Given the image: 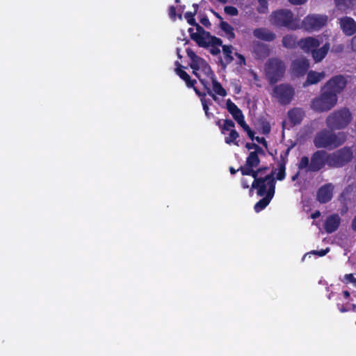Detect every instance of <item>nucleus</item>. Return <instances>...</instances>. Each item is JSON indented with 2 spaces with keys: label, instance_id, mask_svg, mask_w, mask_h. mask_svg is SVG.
I'll use <instances>...</instances> for the list:
<instances>
[{
  "label": "nucleus",
  "instance_id": "48",
  "mask_svg": "<svg viewBox=\"0 0 356 356\" xmlns=\"http://www.w3.org/2000/svg\"><path fill=\"white\" fill-rule=\"evenodd\" d=\"M345 279L347 280L349 282H351L356 285V278L353 276L352 273L346 274L344 276Z\"/></svg>",
  "mask_w": 356,
  "mask_h": 356
},
{
  "label": "nucleus",
  "instance_id": "9",
  "mask_svg": "<svg viewBox=\"0 0 356 356\" xmlns=\"http://www.w3.org/2000/svg\"><path fill=\"white\" fill-rule=\"evenodd\" d=\"M353 157V150L349 147H342L329 154V167L341 168L350 163Z\"/></svg>",
  "mask_w": 356,
  "mask_h": 356
},
{
  "label": "nucleus",
  "instance_id": "47",
  "mask_svg": "<svg viewBox=\"0 0 356 356\" xmlns=\"http://www.w3.org/2000/svg\"><path fill=\"white\" fill-rule=\"evenodd\" d=\"M254 140H255L259 143L263 145L265 147H268V143L264 137L257 136V137H254Z\"/></svg>",
  "mask_w": 356,
  "mask_h": 356
},
{
  "label": "nucleus",
  "instance_id": "30",
  "mask_svg": "<svg viewBox=\"0 0 356 356\" xmlns=\"http://www.w3.org/2000/svg\"><path fill=\"white\" fill-rule=\"evenodd\" d=\"M226 108L234 120L243 115L241 110L229 99L227 100Z\"/></svg>",
  "mask_w": 356,
  "mask_h": 356
},
{
  "label": "nucleus",
  "instance_id": "21",
  "mask_svg": "<svg viewBox=\"0 0 356 356\" xmlns=\"http://www.w3.org/2000/svg\"><path fill=\"white\" fill-rule=\"evenodd\" d=\"M341 219L338 214L329 216L324 223V229L327 234L335 232L340 225Z\"/></svg>",
  "mask_w": 356,
  "mask_h": 356
},
{
  "label": "nucleus",
  "instance_id": "20",
  "mask_svg": "<svg viewBox=\"0 0 356 356\" xmlns=\"http://www.w3.org/2000/svg\"><path fill=\"white\" fill-rule=\"evenodd\" d=\"M340 26L346 35L351 36L356 33V22L352 17H342L340 19Z\"/></svg>",
  "mask_w": 356,
  "mask_h": 356
},
{
  "label": "nucleus",
  "instance_id": "1",
  "mask_svg": "<svg viewBox=\"0 0 356 356\" xmlns=\"http://www.w3.org/2000/svg\"><path fill=\"white\" fill-rule=\"evenodd\" d=\"M254 168H239L242 175H248L254 178L252 184L250 192L253 189H257L258 196L264 197L266 193L267 187L270 186V183L273 182V186L276 184V179L274 177L275 171H272L270 174L261 176V169L254 170Z\"/></svg>",
  "mask_w": 356,
  "mask_h": 356
},
{
  "label": "nucleus",
  "instance_id": "2",
  "mask_svg": "<svg viewBox=\"0 0 356 356\" xmlns=\"http://www.w3.org/2000/svg\"><path fill=\"white\" fill-rule=\"evenodd\" d=\"M347 139L344 132L334 133L331 129H322L314 138V145L318 148L334 149L342 145Z\"/></svg>",
  "mask_w": 356,
  "mask_h": 356
},
{
  "label": "nucleus",
  "instance_id": "23",
  "mask_svg": "<svg viewBox=\"0 0 356 356\" xmlns=\"http://www.w3.org/2000/svg\"><path fill=\"white\" fill-rule=\"evenodd\" d=\"M253 53L257 59H264L269 56L270 49L266 44L256 42L253 45Z\"/></svg>",
  "mask_w": 356,
  "mask_h": 356
},
{
  "label": "nucleus",
  "instance_id": "15",
  "mask_svg": "<svg viewBox=\"0 0 356 356\" xmlns=\"http://www.w3.org/2000/svg\"><path fill=\"white\" fill-rule=\"evenodd\" d=\"M275 193V185L273 186V182L270 183V186L267 187L266 193L264 197L259 200L254 207V209L257 213L260 212L264 209L273 199Z\"/></svg>",
  "mask_w": 356,
  "mask_h": 356
},
{
  "label": "nucleus",
  "instance_id": "7",
  "mask_svg": "<svg viewBox=\"0 0 356 356\" xmlns=\"http://www.w3.org/2000/svg\"><path fill=\"white\" fill-rule=\"evenodd\" d=\"M322 92L311 102V108L316 112H325L332 109L337 102V96L329 92L326 90L321 89Z\"/></svg>",
  "mask_w": 356,
  "mask_h": 356
},
{
  "label": "nucleus",
  "instance_id": "54",
  "mask_svg": "<svg viewBox=\"0 0 356 356\" xmlns=\"http://www.w3.org/2000/svg\"><path fill=\"white\" fill-rule=\"evenodd\" d=\"M350 45L353 51L356 52V35L351 39Z\"/></svg>",
  "mask_w": 356,
  "mask_h": 356
},
{
  "label": "nucleus",
  "instance_id": "53",
  "mask_svg": "<svg viewBox=\"0 0 356 356\" xmlns=\"http://www.w3.org/2000/svg\"><path fill=\"white\" fill-rule=\"evenodd\" d=\"M195 91V92L196 93L197 95H198L200 99L201 98H205V96H206V93L205 92H200L195 86L193 87H192Z\"/></svg>",
  "mask_w": 356,
  "mask_h": 356
},
{
  "label": "nucleus",
  "instance_id": "36",
  "mask_svg": "<svg viewBox=\"0 0 356 356\" xmlns=\"http://www.w3.org/2000/svg\"><path fill=\"white\" fill-rule=\"evenodd\" d=\"M232 47L231 45H223L222 46V51L225 57V60L227 64L230 63L233 60V57L232 56Z\"/></svg>",
  "mask_w": 356,
  "mask_h": 356
},
{
  "label": "nucleus",
  "instance_id": "17",
  "mask_svg": "<svg viewBox=\"0 0 356 356\" xmlns=\"http://www.w3.org/2000/svg\"><path fill=\"white\" fill-rule=\"evenodd\" d=\"M334 186L331 183L321 186L316 193V199L321 204L330 202L333 197Z\"/></svg>",
  "mask_w": 356,
  "mask_h": 356
},
{
  "label": "nucleus",
  "instance_id": "41",
  "mask_svg": "<svg viewBox=\"0 0 356 356\" xmlns=\"http://www.w3.org/2000/svg\"><path fill=\"white\" fill-rule=\"evenodd\" d=\"M225 13L230 16H236L238 14V9L232 6H227L224 8Z\"/></svg>",
  "mask_w": 356,
  "mask_h": 356
},
{
  "label": "nucleus",
  "instance_id": "16",
  "mask_svg": "<svg viewBox=\"0 0 356 356\" xmlns=\"http://www.w3.org/2000/svg\"><path fill=\"white\" fill-rule=\"evenodd\" d=\"M292 148V146L288 147L286 150L281 152L280 156V161H278V172L276 175V179L278 181H282L286 177V165L289 161V152Z\"/></svg>",
  "mask_w": 356,
  "mask_h": 356
},
{
  "label": "nucleus",
  "instance_id": "57",
  "mask_svg": "<svg viewBox=\"0 0 356 356\" xmlns=\"http://www.w3.org/2000/svg\"><path fill=\"white\" fill-rule=\"evenodd\" d=\"M321 216V212L319 211H316L315 212L311 214V218L316 219Z\"/></svg>",
  "mask_w": 356,
  "mask_h": 356
},
{
  "label": "nucleus",
  "instance_id": "26",
  "mask_svg": "<svg viewBox=\"0 0 356 356\" xmlns=\"http://www.w3.org/2000/svg\"><path fill=\"white\" fill-rule=\"evenodd\" d=\"M177 67L175 69L176 74L185 81L188 88L193 87L196 83V80L191 79L190 75L182 68L184 67L178 61L176 62Z\"/></svg>",
  "mask_w": 356,
  "mask_h": 356
},
{
  "label": "nucleus",
  "instance_id": "4",
  "mask_svg": "<svg viewBox=\"0 0 356 356\" xmlns=\"http://www.w3.org/2000/svg\"><path fill=\"white\" fill-rule=\"evenodd\" d=\"M353 119L352 114L348 108H342L330 114L325 123L328 129L332 131L340 130L346 128Z\"/></svg>",
  "mask_w": 356,
  "mask_h": 356
},
{
  "label": "nucleus",
  "instance_id": "38",
  "mask_svg": "<svg viewBox=\"0 0 356 356\" xmlns=\"http://www.w3.org/2000/svg\"><path fill=\"white\" fill-rule=\"evenodd\" d=\"M245 147L248 149H249V150L254 149V151H252L251 152H258V153H260L261 156H265L266 155V152L263 149V148L261 147L259 145L254 143H247L245 144Z\"/></svg>",
  "mask_w": 356,
  "mask_h": 356
},
{
  "label": "nucleus",
  "instance_id": "49",
  "mask_svg": "<svg viewBox=\"0 0 356 356\" xmlns=\"http://www.w3.org/2000/svg\"><path fill=\"white\" fill-rule=\"evenodd\" d=\"M337 307L341 313H345L350 310V308L347 305L337 304Z\"/></svg>",
  "mask_w": 356,
  "mask_h": 356
},
{
  "label": "nucleus",
  "instance_id": "34",
  "mask_svg": "<svg viewBox=\"0 0 356 356\" xmlns=\"http://www.w3.org/2000/svg\"><path fill=\"white\" fill-rule=\"evenodd\" d=\"M220 28L225 33L227 38L229 40L235 38V33L234 28L227 22L221 21L220 23Z\"/></svg>",
  "mask_w": 356,
  "mask_h": 356
},
{
  "label": "nucleus",
  "instance_id": "56",
  "mask_svg": "<svg viewBox=\"0 0 356 356\" xmlns=\"http://www.w3.org/2000/svg\"><path fill=\"white\" fill-rule=\"evenodd\" d=\"M236 55L240 59V63L245 65V57L243 55H241L240 54H237V53L236 54Z\"/></svg>",
  "mask_w": 356,
  "mask_h": 356
},
{
  "label": "nucleus",
  "instance_id": "39",
  "mask_svg": "<svg viewBox=\"0 0 356 356\" xmlns=\"http://www.w3.org/2000/svg\"><path fill=\"white\" fill-rule=\"evenodd\" d=\"M203 110L205 113V115L207 118L210 119L211 117L213 116L212 113L209 112V105L211 104V102L210 100L206 99V98H201L200 99Z\"/></svg>",
  "mask_w": 356,
  "mask_h": 356
},
{
  "label": "nucleus",
  "instance_id": "32",
  "mask_svg": "<svg viewBox=\"0 0 356 356\" xmlns=\"http://www.w3.org/2000/svg\"><path fill=\"white\" fill-rule=\"evenodd\" d=\"M337 10L347 12L351 10L353 6V0H334Z\"/></svg>",
  "mask_w": 356,
  "mask_h": 356
},
{
  "label": "nucleus",
  "instance_id": "58",
  "mask_svg": "<svg viewBox=\"0 0 356 356\" xmlns=\"http://www.w3.org/2000/svg\"><path fill=\"white\" fill-rule=\"evenodd\" d=\"M343 295L346 299H348L350 296V292L348 291H343Z\"/></svg>",
  "mask_w": 356,
  "mask_h": 356
},
{
  "label": "nucleus",
  "instance_id": "5",
  "mask_svg": "<svg viewBox=\"0 0 356 356\" xmlns=\"http://www.w3.org/2000/svg\"><path fill=\"white\" fill-rule=\"evenodd\" d=\"M195 15L196 11H188L184 14V17L187 22L190 25L195 26L196 29V32H195L193 28H189L188 32L189 33L191 39L195 42L198 46H204L206 43L203 40L210 36V33L205 31L202 26L196 22L195 19Z\"/></svg>",
  "mask_w": 356,
  "mask_h": 356
},
{
  "label": "nucleus",
  "instance_id": "60",
  "mask_svg": "<svg viewBox=\"0 0 356 356\" xmlns=\"http://www.w3.org/2000/svg\"><path fill=\"white\" fill-rule=\"evenodd\" d=\"M212 13H213V15H215L218 19H220V20H222V17L220 16V15L218 13H217V12H216V11H214V10H212Z\"/></svg>",
  "mask_w": 356,
  "mask_h": 356
},
{
  "label": "nucleus",
  "instance_id": "44",
  "mask_svg": "<svg viewBox=\"0 0 356 356\" xmlns=\"http://www.w3.org/2000/svg\"><path fill=\"white\" fill-rule=\"evenodd\" d=\"M235 120L243 128V129L248 125L245 122V121L244 120V115H242L241 116H240L238 118L235 119Z\"/></svg>",
  "mask_w": 356,
  "mask_h": 356
},
{
  "label": "nucleus",
  "instance_id": "25",
  "mask_svg": "<svg viewBox=\"0 0 356 356\" xmlns=\"http://www.w3.org/2000/svg\"><path fill=\"white\" fill-rule=\"evenodd\" d=\"M325 76L324 72H317L316 71L311 70L307 73V76L305 82L303 83V86L306 87L310 85L318 83Z\"/></svg>",
  "mask_w": 356,
  "mask_h": 356
},
{
  "label": "nucleus",
  "instance_id": "61",
  "mask_svg": "<svg viewBox=\"0 0 356 356\" xmlns=\"http://www.w3.org/2000/svg\"><path fill=\"white\" fill-rule=\"evenodd\" d=\"M258 169H261V176L264 175V173L268 170V167H260Z\"/></svg>",
  "mask_w": 356,
  "mask_h": 356
},
{
  "label": "nucleus",
  "instance_id": "63",
  "mask_svg": "<svg viewBox=\"0 0 356 356\" xmlns=\"http://www.w3.org/2000/svg\"><path fill=\"white\" fill-rule=\"evenodd\" d=\"M193 8H194L193 11H196V13H197L198 8H199V5L197 3H193Z\"/></svg>",
  "mask_w": 356,
  "mask_h": 356
},
{
  "label": "nucleus",
  "instance_id": "28",
  "mask_svg": "<svg viewBox=\"0 0 356 356\" xmlns=\"http://www.w3.org/2000/svg\"><path fill=\"white\" fill-rule=\"evenodd\" d=\"M282 43L284 47L286 49H296L299 47V40L297 37L294 35L288 34L282 38Z\"/></svg>",
  "mask_w": 356,
  "mask_h": 356
},
{
  "label": "nucleus",
  "instance_id": "13",
  "mask_svg": "<svg viewBox=\"0 0 356 356\" xmlns=\"http://www.w3.org/2000/svg\"><path fill=\"white\" fill-rule=\"evenodd\" d=\"M347 85V80L343 75H336L332 76L325 86L323 90H326L329 92L334 93L337 96L340 94Z\"/></svg>",
  "mask_w": 356,
  "mask_h": 356
},
{
  "label": "nucleus",
  "instance_id": "33",
  "mask_svg": "<svg viewBox=\"0 0 356 356\" xmlns=\"http://www.w3.org/2000/svg\"><path fill=\"white\" fill-rule=\"evenodd\" d=\"M228 131H229V135L225 138V143L227 145L234 144L236 146H239V141L237 140L239 138L238 133L234 128H230Z\"/></svg>",
  "mask_w": 356,
  "mask_h": 356
},
{
  "label": "nucleus",
  "instance_id": "29",
  "mask_svg": "<svg viewBox=\"0 0 356 356\" xmlns=\"http://www.w3.org/2000/svg\"><path fill=\"white\" fill-rule=\"evenodd\" d=\"M260 153L258 152H250L249 155L246 158L245 164L240 168H257L260 164V159L259 156Z\"/></svg>",
  "mask_w": 356,
  "mask_h": 356
},
{
  "label": "nucleus",
  "instance_id": "64",
  "mask_svg": "<svg viewBox=\"0 0 356 356\" xmlns=\"http://www.w3.org/2000/svg\"><path fill=\"white\" fill-rule=\"evenodd\" d=\"M349 307L350 308L351 310L355 311L356 309V305L352 304L351 305H350Z\"/></svg>",
  "mask_w": 356,
  "mask_h": 356
},
{
  "label": "nucleus",
  "instance_id": "45",
  "mask_svg": "<svg viewBox=\"0 0 356 356\" xmlns=\"http://www.w3.org/2000/svg\"><path fill=\"white\" fill-rule=\"evenodd\" d=\"M200 22L204 26L207 28H209L211 26V24L207 16L202 17Z\"/></svg>",
  "mask_w": 356,
  "mask_h": 356
},
{
  "label": "nucleus",
  "instance_id": "24",
  "mask_svg": "<svg viewBox=\"0 0 356 356\" xmlns=\"http://www.w3.org/2000/svg\"><path fill=\"white\" fill-rule=\"evenodd\" d=\"M288 118L293 125H297L301 123L305 116V112L302 108H293L288 111Z\"/></svg>",
  "mask_w": 356,
  "mask_h": 356
},
{
  "label": "nucleus",
  "instance_id": "14",
  "mask_svg": "<svg viewBox=\"0 0 356 356\" xmlns=\"http://www.w3.org/2000/svg\"><path fill=\"white\" fill-rule=\"evenodd\" d=\"M309 67V60L304 58L293 60L291 65V74L297 77L304 76Z\"/></svg>",
  "mask_w": 356,
  "mask_h": 356
},
{
  "label": "nucleus",
  "instance_id": "10",
  "mask_svg": "<svg viewBox=\"0 0 356 356\" xmlns=\"http://www.w3.org/2000/svg\"><path fill=\"white\" fill-rule=\"evenodd\" d=\"M295 96L294 88L289 83H280L275 86L272 97L281 105L289 104Z\"/></svg>",
  "mask_w": 356,
  "mask_h": 356
},
{
  "label": "nucleus",
  "instance_id": "22",
  "mask_svg": "<svg viewBox=\"0 0 356 356\" xmlns=\"http://www.w3.org/2000/svg\"><path fill=\"white\" fill-rule=\"evenodd\" d=\"M253 35L259 40L272 42L276 38V35L266 28H257L253 31Z\"/></svg>",
  "mask_w": 356,
  "mask_h": 356
},
{
  "label": "nucleus",
  "instance_id": "37",
  "mask_svg": "<svg viewBox=\"0 0 356 356\" xmlns=\"http://www.w3.org/2000/svg\"><path fill=\"white\" fill-rule=\"evenodd\" d=\"M259 5L257 7V11L260 14H266L268 13V3L267 0H257Z\"/></svg>",
  "mask_w": 356,
  "mask_h": 356
},
{
  "label": "nucleus",
  "instance_id": "6",
  "mask_svg": "<svg viewBox=\"0 0 356 356\" xmlns=\"http://www.w3.org/2000/svg\"><path fill=\"white\" fill-rule=\"evenodd\" d=\"M285 71L286 65L280 58H270L266 64V75L270 85L275 84L281 80Z\"/></svg>",
  "mask_w": 356,
  "mask_h": 356
},
{
  "label": "nucleus",
  "instance_id": "55",
  "mask_svg": "<svg viewBox=\"0 0 356 356\" xmlns=\"http://www.w3.org/2000/svg\"><path fill=\"white\" fill-rule=\"evenodd\" d=\"M241 183L243 188H248L250 187L248 180L245 178L241 179Z\"/></svg>",
  "mask_w": 356,
  "mask_h": 356
},
{
  "label": "nucleus",
  "instance_id": "43",
  "mask_svg": "<svg viewBox=\"0 0 356 356\" xmlns=\"http://www.w3.org/2000/svg\"><path fill=\"white\" fill-rule=\"evenodd\" d=\"M262 134H268L270 132V124L267 122H264L261 125Z\"/></svg>",
  "mask_w": 356,
  "mask_h": 356
},
{
  "label": "nucleus",
  "instance_id": "52",
  "mask_svg": "<svg viewBox=\"0 0 356 356\" xmlns=\"http://www.w3.org/2000/svg\"><path fill=\"white\" fill-rule=\"evenodd\" d=\"M195 91V92L196 93L197 95H198L200 99L201 98H205V96H206V93L205 92H200L195 86L193 87H192Z\"/></svg>",
  "mask_w": 356,
  "mask_h": 356
},
{
  "label": "nucleus",
  "instance_id": "12",
  "mask_svg": "<svg viewBox=\"0 0 356 356\" xmlns=\"http://www.w3.org/2000/svg\"><path fill=\"white\" fill-rule=\"evenodd\" d=\"M327 17L324 15H308L302 23L305 28L309 31H318L326 25Z\"/></svg>",
  "mask_w": 356,
  "mask_h": 356
},
{
  "label": "nucleus",
  "instance_id": "35",
  "mask_svg": "<svg viewBox=\"0 0 356 356\" xmlns=\"http://www.w3.org/2000/svg\"><path fill=\"white\" fill-rule=\"evenodd\" d=\"M212 84H213V91L216 95H218L221 97H225L227 95V92L225 89L222 86L220 83H219L215 78V75L212 77Z\"/></svg>",
  "mask_w": 356,
  "mask_h": 356
},
{
  "label": "nucleus",
  "instance_id": "51",
  "mask_svg": "<svg viewBox=\"0 0 356 356\" xmlns=\"http://www.w3.org/2000/svg\"><path fill=\"white\" fill-rule=\"evenodd\" d=\"M307 1V0H290V3L295 6L302 5Z\"/></svg>",
  "mask_w": 356,
  "mask_h": 356
},
{
  "label": "nucleus",
  "instance_id": "50",
  "mask_svg": "<svg viewBox=\"0 0 356 356\" xmlns=\"http://www.w3.org/2000/svg\"><path fill=\"white\" fill-rule=\"evenodd\" d=\"M169 15L170 17L175 19V17H176V8L174 6H171L170 8H169Z\"/></svg>",
  "mask_w": 356,
  "mask_h": 356
},
{
  "label": "nucleus",
  "instance_id": "31",
  "mask_svg": "<svg viewBox=\"0 0 356 356\" xmlns=\"http://www.w3.org/2000/svg\"><path fill=\"white\" fill-rule=\"evenodd\" d=\"M222 120H218L216 121V124L220 128L222 134H225L226 132L230 129V128L235 127L234 122L230 119L224 120L222 124Z\"/></svg>",
  "mask_w": 356,
  "mask_h": 356
},
{
  "label": "nucleus",
  "instance_id": "8",
  "mask_svg": "<svg viewBox=\"0 0 356 356\" xmlns=\"http://www.w3.org/2000/svg\"><path fill=\"white\" fill-rule=\"evenodd\" d=\"M270 21L273 25L277 27L296 29V26L293 25V14L289 10L280 9L272 12Z\"/></svg>",
  "mask_w": 356,
  "mask_h": 356
},
{
  "label": "nucleus",
  "instance_id": "46",
  "mask_svg": "<svg viewBox=\"0 0 356 356\" xmlns=\"http://www.w3.org/2000/svg\"><path fill=\"white\" fill-rule=\"evenodd\" d=\"M243 130L247 133L248 137L252 140H254V132L250 129L249 125H248L246 127L243 129Z\"/></svg>",
  "mask_w": 356,
  "mask_h": 356
},
{
  "label": "nucleus",
  "instance_id": "3",
  "mask_svg": "<svg viewBox=\"0 0 356 356\" xmlns=\"http://www.w3.org/2000/svg\"><path fill=\"white\" fill-rule=\"evenodd\" d=\"M325 165L329 166V153L321 149L314 152L310 160L307 156H302L298 163V168L306 172H316L321 170Z\"/></svg>",
  "mask_w": 356,
  "mask_h": 356
},
{
  "label": "nucleus",
  "instance_id": "40",
  "mask_svg": "<svg viewBox=\"0 0 356 356\" xmlns=\"http://www.w3.org/2000/svg\"><path fill=\"white\" fill-rule=\"evenodd\" d=\"M199 80H200V83H202V85L204 86V89L207 90V94L209 95H210L214 100H216V96L213 92V91L211 90L209 83L207 81L202 79H200Z\"/></svg>",
  "mask_w": 356,
  "mask_h": 356
},
{
  "label": "nucleus",
  "instance_id": "42",
  "mask_svg": "<svg viewBox=\"0 0 356 356\" xmlns=\"http://www.w3.org/2000/svg\"><path fill=\"white\" fill-rule=\"evenodd\" d=\"M330 252V248H326L324 250H312L311 252V254H315V255H318V257H323L325 256L326 254H327L328 252Z\"/></svg>",
  "mask_w": 356,
  "mask_h": 356
},
{
  "label": "nucleus",
  "instance_id": "19",
  "mask_svg": "<svg viewBox=\"0 0 356 356\" xmlns=\"http://www.w3.org/2000/svg\"><path fill=\"white\" fill-rule=\"evenodd\" d=\"M203 40L206 43V45L200 46V47L207 48L209 47H211L210 49V53L212 55L216 56L220 54V49L219 47L222 46V41L220 38L210 34V36L207 38V39H204Z\"/></svg>",
  "mask_w": 356,
  "mask_h": 356
},
{
  "label": "nucleus",
  "instance_id": "62",
  "mask_svg": "<svg viewBox=\"0 0 356 356\" xmlns=\"http://www.w3.org/2000/svg\"><path fill=\"white\" fill-rule=\"evenodd\" d=\"M298 176H299V172H298L296 175L292 176L291 180L292 181H296L298 179Z\"/></svg>",
  "mask_w": 356,
  "mask_h": 356
},
{
  "label": "nucleus",
  "instance_id": "11",
  "mask_svg": "<svg viewBox=\"0 0 356 356\" xmlns=\"http://www.w3.org/2000/svg\"><path fill=\"white\" fill-rule=\"evenodd\" d=\"M186 51L188 57L191 59L189 66L191 69L195 70H202L205 74H211L212 76H214L210 65L204 58L197 56L190 48L186 49Z\"/></svg>",
  "mask_w": 356,
  "mask_h": 356
},
{
  "label": "nucleus",
  "instance_id": "18",
  "mask_svg": "<svg viewBox=\"0 0 356 356\" xmlns=\"http://www.w3.org/2000/svg\"><path fill=\"white\" fill-rule=\"evenodd\" d=\"M321 44L320 41L313 37L302 38L299 40L300 48L306 53H312Z\"/></svg>",
  "mask_w": 356,
  "mask_h": 356
},
{
  "label": "nucleus",
  "instance_id": "59",
  "mask_svg": "<svg viewBox=\"0 0 356 356\" xmlns=\"http://www.w3.org/2000/svg\"><path fill=\"white\" fill-rule=\"evenodd\" d=\"M237 171H240L239 168L238 170H235L233 167L229 168V172L232 175H235Z\"/></svg>",
  "mask_w": 356,
  "mask_h": 356
},
{
  "label": "nucleus",
  "instance_id": "27",
  "mask_svg": "<svg viewBox=\"0 0 356 356\" xmlns=\"http://www.w3.org/2000/svg\"><path fill=\"white\" fill-rule=\"evenodd\" d=\"M330 48L329 42H326L321 48H316L311 54L316 63L321 62L327 54Z\"/></svg>",
  "mask_w": 356,
  "mask_h": 356
}]
</instances>
